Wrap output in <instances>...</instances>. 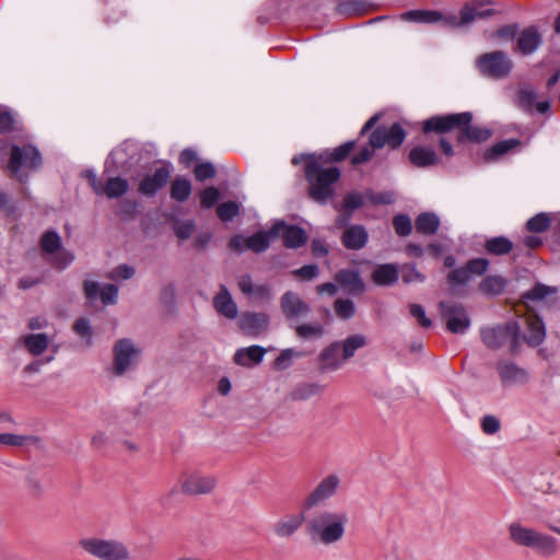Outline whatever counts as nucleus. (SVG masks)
<instances>
[{
    "label": "nucleus",
    "mask_w": 560,
    "mask_h": 560,
    "mask_svg": "<svg viewBox=\"0 0 560 560\" xmlns=\"http://www.w3.org/2000/svg\"><path fill=\"white\" fill-rule=\"evenodd\" d=\"M472 115L469 112L436 115L423 121L424 132L445 133L452 130H457V141L464 142L469 140L471 142L487 141L492 131L486 126H472Z\"/></svg>",
    "instance_id": "obj_1"
},
{
    "label": "nucleus",
    "mask_w": 560,
    "mask_h": 560,
    "mask_svg": "<svg viewBox=\"0 0 560 560\" xmlns=\"http://www.w3.org/2000/svg\"><path fill=\"white\" fill-rule=\"evenodd\" d=\"M508 535L515 546L528 548L542 557H552L560 549V545L553 536L525 526L520 521H513L508 525Z\"/></svg>",
    "instance_id": "obj_2"
},
{
    "label": "nucleus",
    "mask_w": 560,
    "mask_h": 560,
    "mask_svg": "<svg viewBox=\"0 0 560 560\" xmlns=\"http://www.w3.org/2000/svg\"><path fill=\"white\" fill-rule=\"evenodd\" d=\"M347 523L346 513L323 511L310 520L307 533L314 541L329 546L342 539Z\"/></svg>",
    "instance_id": "obj_3"
},
{
    "label": "nucleus",
    "mask_w": 560,
    "mask_h": 560,
    "mask_svg": "<svg viewBox=\"0 0 560 560\" xmlns=\"http://www.w3.org/2000/svg\"><path fill=\"white\" fill-rule=\"evenodd\" d=\"M305 177L308 182L310 197L325 203L335 192L334 185L340 178L338 167H323L316 160H311L305 166Z\"/></svg>",
    "instance_id": "obj_4"
},
{
    "label": "nucleus",
    "mask_w": 560,
    "mask_h": 560,
    "mask_svg": "<svg viewBox=\"0 0 560 560\" xmlns=\"http://www.w3.org/2000/svg\"><path fill=\"white\" fill-rule=\"evenodd\" d=\"M80 546L86 553L100 560L130 559L127 546L119 540L90 537L81 539Z\"/></svg>",
    "instance_id": "obj_5"
},
{
    "label": "nucleus",
    "mask_w": 560,
    "mask_h": 560,
    "mask_svg": "<svg viewBox=\"0 0 560 560\" xmlns=\"http://www.w3.org/2000/svg\"><path fill=\"white\" fill-rule=\"evenodd\" d=\"M481 338L490 349H499L509 343L510 351L514 353L520 345V326L515 322H510L501 326L483 328Z\"/></svg>",
    "instance_id": "obj_6"
},
{
    "label": "nucleus",
    "mask_w": 560,
    "mask_h": 560,
    "mask_svg": "<svg viewBox=\"0 0 560 560\" xmlns=\"http://www.w3.org/2000/svg\"><path fill=\"white\" fill-rule=\"evenodd\" d=\"M476 68L486 78L501 80L506 78L513 69V61L501 50L486 52L476 59Z\"/></svg>",
    "instance_id": "obj_7"
},
{
    "label": "nucleus",
    "mask_w": 560,
    "mask_h": 560,
    "mask_svg": "<svg viewBox=\"0 0 560 560\" xmlns=\"http://www.w3.org/2000/svg\"><path fill=\"white\" fill-rule=\"evenodd\" d=\"M40 250L43 257L58 269L67 268L74 259L73 254L62 247L61 238L55 231H47L43 234Z\"/></svg>",
    "instance_id": "obj_8"
},
{
    "label": "nucleus",
    "mask_w": 560,
    "mask_h": 560,
    "mask_svg": "<svg viewBox=\"0 0 560 560\" xmlns=\"http://www.w3.org/2000/svg\"><path fill=\"white\" fill-rule=\"evenodd\" d=\"M40 164L42 156L35 147L26 144L11 148L8 168L20 182L24 179L23 171L36 170Z\"/></svg>",
    "instance_id": "obj_9"
},
{
    "label": "nucleus",
    "mask_w": 560,
    "mask_h": 560,
    "mask_svg": "<svg viewBox=\"0 0 560 560\" xmlns=\"http://www.w3.org/2000/svg\"><path fill=\"white\" fill-rule=\"evenodd\" d=\"M179 482L184 493L200 495L211 493L217 487L218 479L213 475L200 471H186L182 475Z\"/></svg>",
    "instance_id": "obj_10"
},
{
    "label": "nucleus",
    "mask_w": 560,
    "mask_h": 560,
    "mask_svg": "<svg viewBox=\"0 0 560 560\" xmlns=\"http://www.w3.org/2000/svg\"><path fill=\"white\" fill-rule=\"evenodd\" d=\"M405 22L417 24H441L447 27H457L458 20L455 15H446L438 10H409L399 15Z\"/></svg>",
    "instance_id": "obj_11"
},
{
    "label": "nucleus",
    "mask_w": 560,
    "mask_h": 560,
    "mask_svg": "<svg viewBox=\"0 0 560 560\" xmlns=\"http://www.w3.org/2000/svg\"><path fill=\"white\" fill-rule=\"evenodd\" d=\"M440 310L447 329L453 334H464L470 326L465 307L456 302H441Z\"/></svg>",
    "instance_id": "obj_12"
},
{
    "label": "nucleus",
    "mask_w": 560,
    "mask_h": 560,
    "mask_svg": "<svg viewBox=\"0 0 560 560\" xmlns=\"http://www.w3.org/2000/svg\"><path fill=\"white\" fill-rule=\"evenodd\" d=\"M113 352V372L115 375H122L128 371L138 360L140 353L130 339L118 340L114 346Z\"/></svg>",
    "instance_id": "obj_13"
},
{
    "label": "nucleus",
    "mask_w": 560,
    "mask_h": 560,
    "mask_svg": "<svg viewBox=\"0 0 560 560\" xmlns=\"http://www.w3.org/2000/svg\"><path fill=\"white\" fill-rule=\"evenodd\" d=\"M340 487V477L331 474L323 478L304 501L305 509H312L332 498Z\"/></svg>",
    "instance_id": "obj_14"
},
{
    "label": "nucleus",
    "mask_w": 560,
    "mask_h": 560,
    "mask_svg": "<svg viewBox=\"0 0 560 560\" xmlns=\"http://www.w3.org/2000/svg\"><path fill=\"white\" fill-rule=\"evenodd\" d=\"M406 132L399 124H393L390 127L380 126L370 136V143L373 148H383L388 145L397 149L405 141Z\"/></svg>",
    "instance_id": "obj_15"
},
{
    "label": "nucleus",
    "mask_w": 560,
    "mask_h": 560,
    "mask_svg": "<svg viewBox=\"0 0 560 560\" xmlns=\"http://www.w3.org/2000/svg\"><path fill=\"white\" fill-rule=\"evenodd\" d=\"M271 236H280L283 244L288 248H298L305 244L307 236L303 229L296 225L285 224L284 222H277L270 230Z\"/></svg>",
    "instance_id": "obj_16"
},
{
    "label": "nucleus",
    "mask_w": 560,
    "mask_h": 560,
    "mask_svg": "<svg viewBox=\"0 0 560 560\" xmlns=\"http://www.w3.org/2000/svg\"><path fill=\"white\" fill-rule=\"evenodd\" d=\"M85 296L93 301L101 299L104 305L116 304L118 298V288L115 284L100 285L98 282L86 280L83 285Z\"/></svg>",
    "instance_id": "obj_17"
},
{
    "label": "nucleus",
    "mask_w": 560,
    "mask_h": 560,
    "mask_svg": "<svg viewBox=\"0 0 560 560\" xmlns=\"http://www.w3.org/2000/svg\"><path fill=\"white\" fill-rule=\"evenodd\" d=\"M170 178V170L165 166L159 167L152 175L145 176L139 184V192L143 196H153L163 188Z\"/></svg>",
    "instance_id": "obj_18"
},
{
    "label": "nucleus",
    "mask_w": 560,
    "mask_h": 560,
    "mask_svg": "<svg viewBox=\"0 0 560 560\" xmlns=\"http://www.w3.org/2000/svg\"><path fill=\"white\" fill-rule=\"evenodd\" d=\"M489 0H476L465 4L460 10V21H458V26L471 23L477 19H486L491 16L494 12L490 8H486L490 5Z\"/></svg>",
    "instance_id": "obj_19"
},
{
    "label": "nucleus",
    "mask_w": 560,
    "mask_h": 560,
    "mask_svg": "<svg viewBox=\"0 0 560 560\" xmlns=\"http://www.w3.org/2000/svg\"><path fill=\"white\" fill-rule=\"evenodd\" d=\"M238 324L245 334L258 336L267 329L269 317L265 313H244Z\"/></svg>",
    "instance_id": "obj_20"
},
{
    "label": "nucleus",
    "mask_w": 560,
    "mask_h": 560,
    "mask_svg": "<svg viewBox=\"0 0 560 560\" xmlns=\"http://www.w3.org/2000/svg\"><path fill=\"white\" fill-rule=\"evenodd\" d=\"M50 339L44 334H27L18 339V345L32 357H40L49 347Z\"/></svg>",
    "instance_id": "obj_21"
},
{
    "label": "nucleus",
    "mask_w": 560,
    "mask_h": 560,
    "mask_svg": "<svg viewBox=\"0 0 560 560\" xmlns=\"http://www.w3.org/2000/svg\"><path fill=\"white\" fill-rule=\"evenodd\" d=\"M281 310L287 318L305 316L310 306L294 292H285L281 298Z\"/></svg>",
    "instance_id": "obj_22"
},
{
    "label": "nucleus",
    "mask_w": 560,
    "mask_h": 560,
    "mask_svg": "<svg viewBox=\"0 0 560 560\" xmlns=\"http://www.w3.org/2000/svg\"><path fill=\"white\" fill-rule=\"evenodd\" d=\"M541 44V35L535 26L524 28L517 36L516 51L522 55H530Z\"/></svg>",
    "instance_id": "obj_23"
},
{
    "label": "nucleus",
    "mask_w": 560,
    "mask_h": 560,
    "mask_svg": "<svg viewBox=\"0 0 560 560\" xmlns=\"http://www.w3.org/2000/svg\"><path fill=\"white\" fill-rule=\"evenodd\" d=\"M409 161L419 168H427L439 163V156L436 152L429 147L416 145L408 154Z\"/></svg>",
    "instance_id": "obj_24"
},
{
    "label": "nucleus",
    "mask_w": 560,
    "mask_h": 560,
    "mask_svg": "<svg viewBox=\"0 0 560 560\" xmlns=\"http://www.w3.org/2000/svg\"><path fill=\"white\" fill-rule=\"evenodd\" d=\"M303 522V513L284 515L275 523L273 533L280 538H288L302 526Z\"/></svg>",
    "instance_id": "obj_25"
},
{
    "label": "nucleus",
    "mask_w": 560,
    "mask_h": 560,
    "mask_svg": "<svg viewBox=\"0 0 560 560\" xmlns=\"http://www.w3.org/2000/svg\"><path fill=\"white\" fill-rule=\"evenodd\" d=\"M213 306L220 315L229 319H234L237 316L236 303L225 285H220V291L213 299Z\"/></svg>",
    "instance_id": "obj_26"
},
{
    "label": "nucleus",
    "mask_w": 560,
    "mask_h": 560,
    "mask_svg": "<svg viewBox=\"0 0 560 560\" xmlns=\"http://www.w3.org/2000/svg\"><path fill=\"white\" fill-rule=\"evenodd\" d=\"M498 372L502 383L508 385L525 383L528 380L527 372L513 362H500L498 364Z\"/></svg>",
    "instance_id": "obj_27"
},
{
    "label": "nucleus",
    "mask_w": 560,
    "mask_h": 560,
    "mask_svg": "<svg viewBox=\"0 0 560 560\" xmlns=\"http://www.w3.org/2000/svg\"><path fill=\"white\" fill-rule=\"evenodd\" d=\"M368 232L362 225H351L342 234V244L348 249L358 250L365 246Z\"/></svg>",
    "instance_id": "obj_28"
},
{
    "label": "nucleus",
    "mask_w": 560,
    "mask_h": 560,
    "mask_svg": "<svg viewBox=\"0 0 560 560\" xmlns=\"http://www.w3.org/2000/svg\"><path fill=\"white\" fill-rule=\"evenodd\" d=\"M526 322V332L525 340L530 346L540 345L546 336L545 325L542 320L535 314L528 315L525 319Z\"/></svg>",
    "instance_id": "obj_29"
},
{
    "label": "nucleus",
    "mask_w": 560,
    "mask_h": 560,
    "mask_svg": "<svg viewBox=\"0 0 560 560\" xmlns=\"http://www.w3.org/2000/svg\"><path fill=\"white\" fill-rule=\"evenodd\" d=\"M320 361L324 370L335 371L339 369L346 360L340 350L339 342H332L320 353Z\"/></svg>",
    "instance_id": "obj_30"
},
{
    "label": "nucleus",
    "mask_w": 560,
    "mask_h": 560,
    "mask_svg": "<svg viewBox=\"0 0 560 560\" xmlns=\"http://www.w3.org/2000/svg\"><path fill=\"white\" fill-rule=\"evenodd\" d=\"M265 353L266 350L262 347L250 346L247 348L238 349L234 355V360L240 365L249 366L260 363Z\"/></svg>",
    "instance_id": "obj_31"
},
{
    "label": "nucleus",
    "mask_w": 560,
    "mask_h": 560,
    "mask_svg": "<svg viewBox=\"0 0 560 560\" xmlns=\"http://www.w3.org/2000/svg\"><path fill=\"white\" fill-rule=\"evenodd\" d=\"M336 281L350 293H359L363 291V282L354 270H340L336 277Z\"/></svg>",
    "instance_id": "obj_32"
},
{
    "label": "nucleus",
    "mask_w": 560,
    "mask_h": 560,
    "mask_svg": "<svg viewBox=\"0 0 560 560\" xmlns=\"http://www.w3.org/2000/svg\"><path fill=\"white\" fill-rule=\"evenodd\" d=\"M365 200V194L362 195L360 192H350L346 195L343 198V211L338 218V224H346L350 220L351 212L363 206Z\"/></svg>",
    "instance_id": "obj_33"
},
{
    "label": "nucleus",
    "mask_w": 560,
    "mask_h": 560,
    "mask_svg": "<svg viewBox=\"0 0 560 560\" xmlns=\"http://www.w3.org/2000/svg\"><path fill=\"white\" fill-rule=\"evenodd\" d=\"M506 279L502 276H488L479 283V291L485 295H499L506 287Z\"/></svg>",
    "instance_id": "obj_34"
},
{
    "label": "nucleus",
    "mask_w": 560,
    "mask_h": 560,
    "mask_svg": "<svg viewBox=\"0 0 560 560\" xmlns=\"http://www.w3.org/2000/svg\"><path fill=\"white\" fill-rule=\"evenodd\" d=\"M373 281L378 285H392L398 279V271L394 265H381L372 273Z\"/></svg>",
    "instance_id": "obj_35"
},
{
    "label": "nucleus",
    "mask_w": 560,
    "mask_h": 560,
    "mask_svg": "<svg viewBox=\"0 0 560 560\" xmlns=\"http://www.w3.org/2000/svg\"><path fill=\"white\" fill-rule=\"evenodd\" d=\"M440 219L436 214L424 212L416 219V230L422 234L431 235L438 231Z\"/></svg>",
    "instance_id": "obj_36"
},
{
    "label": "nucleus",
    "mask_w": 560,
    "mask_h": 560,
    "mask_svg": "<svg viewBox=\"0 0 560 560\" xmlns=\"http://www.w3.org/2000/svg\"><path fill=\"white\" fill-rule=\"evenodd\" d=\"M339 343L343 360H348L354 355L358 349L366 345V338L363 335H351Z\"/></svg>",
    "instance_id": "obj_37"
},
{
    "label": "nucleus",
    "mask_w": 560,
    "mask_h": 560,
    "mask_svg": "<svg viewBox=\"0 0 560 560\" xmlns=\"http://www.w3.org/2000/svg\"><path fill=\"white\" fill-rule=\"evenodd\" d=\"M486 250L492 255H505L513 249V243L504 236L492 237L486 242Z\"/></svg>",
    "instance_id": "obj_38"
},
{
    "label": "nucleus",
    "mask_w": 560,
    "mask_h": 560,
    "mask_svg": "<svg viewBox=\"0 0 560 560\" xmlns=\"http://www.w3.org/2000/svg\"><path fill=\"white\" fill-rule=\"evenodd\" d=\"M369 3L364 0H341L337 5V11L343 15H359L364 13Z\"/></svg>",
    "instance_id": "obj_39"
},
{
    "label": "nucleus",
    "mask_w": 560,
    "mask_h": 560,
    "mask_svg": "<svg viewBox=\"0 0 560 560\" xmlns=\"http://www.w3.org/2000/svg\"><path fill=\"white\" fill-rule=\"evenodd\" d=\"M191 194V184L188 179L177 177L173 180L171 186V197L179 202L188 199Z\"/></svg>",
    "instance_id": "obj_40"
},
{
    "label": "nucleus",
    "mask_w": 560,
    "mask_h": 560,
    "mask_svg": "<svg viewBox=\"0 0 560 560\" xmlns=\"http://www.w3.org/2000/svg\"><path fill=\"white\" fill-rule=\"evenodd\" d=\"M520 144V141L516 139H509L500 141L499 143L491 147L489 150L485 152V159L487 161H493L500 158L501 155L508 153L512 149L516 148Z\"/></svg>",
    "instance_id": "obj_41"
},
{
    "label": "nucleus",
    "mask_w": 560,
    "mask_h": 560,
    "mask_svg": "<svg viewBox=\"0 0 560 560\" xmlns=\"http://www.w3.org/2000/svg\"><path fill=\"white\" fill-rule=\"evenodd\" d=\"M129 183L122 177H110L105 185V195L108 198H118L127 192Z\"/></svg>",
    "instance_id": "obj_42"
},
{
    "label": "nucleus",
    "mask_w": 560,
    "mask_h": 560,
    "mask_svg": "<svg viewBox=\"0 0 560 560\" xmlns=\"http://www.w3.org/2000/svg\"><path fill=\"white\" fill-rule=\"evenodd\" d=\"M272 237L269 232H257L246 238V248L255 253H261L269 247V241Z\"/></svg>",
    "instance_id": "obj_43"
},
{
    "label": "nucleus",
    "mask_w": 560,
    "mask_h": 560,
    "mask_svg": "<svg viewBox=\"0 0 560 560\" xmlns=\"http://www.w3.org/2000/svg\"><path fill=\"white\" fill-rule=\"evenodd\" d=\"M557 293V288L548 287L541 283L536 284L532 290L523 294L525 301H544L549 295Z\"/></svg>",
    "instance_id": "obj_44"
},
{
    "label": "nucleus",
    "mask_w": 560,
    "mask_h": 560,
    "mask_svg": "<svg viewBox=\"0 0 560 560\" xmlns=\"http://www.w3.org/2000/svg\"><path fill=\"white\" fill-rule=\"evenodd\" d=\"M551 219L547 213H538L526 223V230L530 233H542L549 229Z\"/></svg>",
    "instance_id": "obj_45"
},
{
    "label": "nucleus",
    "mask_w": 560,
    "mask_h": 560,
    "mask_svg": "<svg viewBox=\"0 0 560 560\" xmlns=\"http://www.w3.org/2000/svg\"><path fill=\"white\" fill-rule=\"evenodd\" d=\"M296 335L302 339H317L324 334V327L318 323L303 324L295 327Z\"/></svg>",
    "instance_id": "obj_46"
},
{
    "label": "nucleus",
    "mask_w": 560,
    "mask_h": 560,
    "mask_svg": "<svg viewBox=\"0 0 560 560\" xmlns=\"http://www.w3.org/2000/svg\"><path fill=\"white\" fill-rule=\"evenodd\" d=\"M320 390L322 387L318 384H301L292 390L291 397L294 400H306L319 394Z\"/></svg>",
    "instance_id": "obj_47"
},
{
    "label": "nucleus",
    "mask_w": 560,
    "mask_h": 560,
    "mask_svg": "<svg viewBox=\"0 0 560 560\" xmlns=\"http://www.w3.org/2000/svg\"><path fill=\"white\" fill-rule=\"evenodd\" d=\"M240 212V205L235 201H226L217 208V214L223 222L233 220Z\"/></svg>",
    "instance_id": "obj_48"
},
{
    "label": "nucleus",
    "mask_w": 560,
    "mask_h": 560,
    "mask_svg": "<svg viewBox=\"0 0 560 560\" xmlns=\"http://www.w3.org/2000/svg\"><path fill=\"white\" fill-rule=\"evenodd\" d=\"M73 330L78 336L85 339L86 346L92 345L93 330L89 319L84 317L78 318L73 325Z\"/></svg>",
    "instance_id": "obj_49"
},
{
    "label": "nucleus",
    "mask_w": 560,
    "mask_h": 560,
    "mask_svg": "<svg viewBox=\"0 0 560 560\" xmlns=\"http://www.w3.org/2000/svg\"><path fill=\"white\" fill-rule=\"evenodd\" d=\"M220 198V190L213 186L203 189L200 192V206L210 209Z\"/></svg>",
    "instance_id": "obj_50"
},
{
    "label": "nucleus",
    "mask_w": 560,
    "mask_h": 560,
    "mask_svg": "<svg viewBox=\"0 0 560 560\" xmlns=\"http://www.w3.org/2000/svg\"><path fill=\"white\" fill-rule=\"evenodd\" d=\"M365 197L373 205H390L395 201V195L389 191L374 192L369 190L365 192Z\"/></svg>",
    "instance_id": "obj_51"
},
{
    "label": "nucleus",
    "mask_w": 560,
    "mask_h": 560,
    "mask_svg": "<svg viewBox=\"0 0 560 560\" xmlns=\"http://www.w3.org/2000/svg\"><path fill=\"white\" fill-rule=\"evenodd\" d=\"M303 353L300 352V351H296L292 348H288V349H284L281 351V353L279 354V357L276 359V368L279 369V370H284L289 366L290 364V361L293 359V358H299V357H302Z\"/></svg>",
    "instance_id": "obj_52"
},
{
    "label": "nucleus",
    "mask_w": 560,
    "mask_h": 560,
    "mask_svg": "<svg viewBox=\"0 0 560 560\" xmlns=\"http://www.w3.org/2000/svg\"><path fill=\"white\" fill-rule=\"evenodd\" d=\"M517 97L520 106L527 110H532L536 104V92L533 89L520 90Z\"/></svg>",
    "instance_id": "obj_53"
},
{
    "label": "nucleus",
    "mask_w": 560,
    "mask_h": 560,
    "mask_svg": "<svg viewBox=\"0 0 560 560\" xmlns=\"http://www.w3.org/2000/svg\"><path fill=\"white\" fill-rule=\"evenodd\" d=\"M395 231L400 236H407L412 230L411 220L404 214L396 215L393 221Z\"/></svg>",
    "instance_id": "obj_54"
},
{
    "label": "nucleus",
    "mask_w": 560,
    "mask_h": 560,
    "mask_svg": "<svg viewBox=\"0 0 560 560\" xmlns=\"http://www.w3.org/2000/svg\"><path fill=\"white\" fill-rule=\"evenodd\" d=\"M194 173L197 180L203 182L214 177L215 168L214 165L210 162L199 163L195 166Z\"/></svg>",
    "instance_id": "obj_55"
},
{
    "label": "nucleus",
    "mask_w": 560,
    "mask_h": 560,
    "mask_svg": "<svg viewBox=\"0 0 560 560\" xmlns=\"http://www.w3.org/2000/svg\"><path fill=\"white\" fill-rule=\"evenodd\" d=\"M466 268L468 270L469 276L470 275L481 276V275H483L488 270V268H489V260L486 259V258L470 259L466 264Z\"/></svg>",
    "instance_id": "obj_56"
},
{
    "label": "nucleus",
    "mask_w": 560,
    "mask_h": 560,
    "mask_svg": "<svg viewBox=\"0 0 560 560\" xmlns=\"http://www.w3.org/2000/svg\"><path fill=\"white\" fill-rule=\"evenodd\" d=\"M335 311L342 318H350L354 314V304L350 300L338 299L335 302Z\"/></svg>",
    "instance_id": "obj_57"
},
{
    "label": "nucleus",
    "mask_w": 560,
    "mask_h": 560,
    "mask_svg": "<svg viewBox=\"0 0 560 560\" xmlns=\"http://www.w3.org/2000/svg\"><path fill=\"white\" fill-rule=\"evenodd\" d=\"M194 230L195 224L192 221H178L174 228L176 236L180 240L189 238Z\"/></svg>",
    "instance_id": "obj_58"
},
{
    "label": "nucleus",
    "mask_w": 560,
    "mask_h": 560,
    "mask_svg": "<svg viewBox=\"0 0 560 560\" xmlns=\"http://www.w3.org/2000/svg\"><path fill=\"white\" fill-rule=\"evenodd\" d=\"M501 428L499 419L488 415L481 419V429L486 434H495Z\"/></svg>",
    "instance_id": "obj_59"
},
{
    "label": "nucleus",
    "mask_w": 560,
    "mask_h": 560,
    "mask_svg": "<svg viewBox=\"0 0 560 560\" xmlns=\"http://www.w3.org/2000/svg\"><path fill=\"white\" fill-rule=\"evenodd\" d=\"M14 122L13 114L9 109L0 107V133L12 130Z\"/></svg>",
    "instance_id": "obj_60"
},
{
    "label": "nucleus",
    "mask_w": 560,
    "mask_h": 560,
    "mask_svg": "<svg viewBox=\"0 0 560 560\" xmlns=\"http://www.w3.org/2000/svg\"><path fill=\"white\" fill-rule=\"evenodd\" d=\"M410 314L419 322L423 328L432 326V322L425 316L424 308L419 304H410Z\"/></svg>",
    "instance_id": "obj_61"
},
{
    "label": "nucleus",
    "mask_w": 560,
    "mask_h": 560,
    "mask_svg": "<svg viewBox=\"0 0 560 560\" xmlns=\"http://www.w3.org/2000/svg\"><path fill=\"white\" fill-rule=\"evenodd\" d=\"M353 148H354L353 141H349V142H346V143L339 145L330 153V160L335 161V162L342 161L350 154V152L353 150Z\"/></svg>",
    "instance_id": "obj_62"
},
{
    "label": "nucleus",
    "mask_w": 560,
    "mask_h": 560,
    "mask_svg": "<svg viewBox=\"0 0 560 560\" xmlns=\"http://www.w3.org/2000/svg\"><path fill=\"white\" fill-rule=\"evenodd\" d=\"M376 148H373L371 145V143L369 142V145H365L364 148H362L358 153H355L353 156H352V164L353 165H359V164H362V163H365L368 161H370L373 155H374V150Z\"/></svg>",
    "instance_id": "obj_63"
},
{
    "label": "nucleus",
    "mask_w": 560,
    "mask_h": 560,
    "mask_svg": "<svg viewBox=\"0 0 560 560\" xmlns=\"http://www.w3.org/2000/svg\"><path fill=\"white\" fill-rule=\"evenodd\" d=\"M135 275V269L128 265H120L112 270L108 275L109 279H130Z\"/></svg>",
    "instance_id": "obj_64"
}]
</instances>
